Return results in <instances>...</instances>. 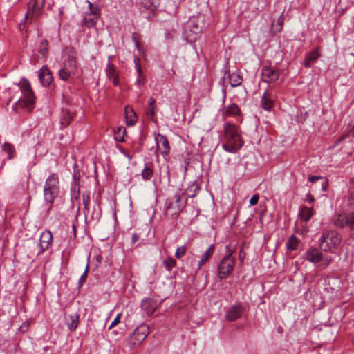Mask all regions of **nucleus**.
<instances>
[{
  "label": "nucleus",
  "instance_id": "f257e3e1",
  "mask_svg": "<svg viewBox=\"0 0 354 354\" xmlns=\"http://www.w3.org/2000/svg\"><path fill=\"white\" fill-rule=\"evenodd\" d=\"M59 193V176L55 173L50 174L45 181L44 186V199L43 214L44 216H48L53 207L55 200Z\"/></svg>",
  "mask_w": 354,
  "mask_h": 354
},
{
  "label": "nucleus",
  "instance_id": "f03ea898",
  "mask_svg": "<svg viewBox=\"0 0 354 354\" xmlns=\"http://www.w3.org/2000/svg\"><path fill=\"white\" fill-rule=\"evenodd\" d=\"M243 140L239 130L234 124L228 123L224 126V133L221 139V145L224 151L235 153L243 147Z\"/></svg>",
  "mask_w": 354,
  "mask_h": 354
},
{
  "label": "nucleus",
  "instance_id": "7ed1b4c3",
  "mask_svg": "<svg viewBox=\"0 0 354 354\" xmlns=\"http://www.w3.org/2000/svg\"><path fill=\"white\" fill-rule=\"evenodd\" d=\"M21 91V96L13 104L12 109L17 111L19 107L31 111L34 109L35 96L31 88L30 83L27 79L22 78L17 84Z\"/></svg>",
  "mask_w": 354,
  "mask_h": 354
},
{
  "label": "nucleus",
  "instance_id": "20e7f679",
  "mask_svg": "<svg viewBox=\"0 0 354 354\" xmlns=\"http://www.w3.org/2000/svg\"><path fill=\"white\" fill-rule=\"evenodd\" d=\"M76 51L72 47L64 49L62 57V67L59 71L61 80L68 81L77 72Z\"/></svg>",
  "mask_w": 354,
  "mask_h": 354
},
{
  "label": "nucleus",
  "instance_id": "39448f33",
  "mask_svg": "<svg viewBox=\"0 0 354 354\" xmlns=\"http://www.w3.org/2000/svg\"><path fill=\"white\" fill-rule=\"evenodd\" d=\"M319 241L321 250L333 252L341 242V236L335 230H324Z\"/></svg>",
  "mask_w": 354,
  "mask_h": 354
},
{
  "label": "nucleus",
  "instance_id": "423d86ee",
  "mask_svg": "<svg viewBox=\"0 0 354 354\" xmlns=\"http://www.w3.org/2000/svg\"><path fill=\"white\" fill-rule=\"evenodd\" d=\"M234 264L235 258L232 257V252H229L221 259L218 265V277L221 279L228 277L234 270Z\"/></svg>",
  "mask_w": 354,
  "mask_h": 354
},
{
  "label": "nucleus",
  "instance_id": "0eeeda50",
  "mask_svg": "<svg viewBox=\"0 0 354 354\" xmlns=\"http://www.w3.org/2000/svg\"><path fill=\"white\" fill-rule=\"evenodd\" d=\"M149 332L147 325L143 324L137 327L129 337V346L133 348L140 345L146 339Z\"/></svg>",
  "mask_w": 354,
  "mask_h": 354
},
{
  "label": "nucleus",
  "instance_id": "6e6552de",
  "mask_svg": "<svg viewBox=\"0 0 354 354\" xmlns=\"http://www.w3.org/2000/svg\"><path fill=\"white\" fill-rule=\"evenodd\" d=\"M201 26L198 18L192 17L187 22L185 27V33L187 36V39L192 41L196 39L198 36L201 32Z\"/></svg>",
  "mask_w": 354,
  "mask_h": 354
},
{
  "label": "nucleus",
  "instance_id": "1a4fd4ad",
  "mask_svg": "<svg viewBox=\"0 0 354 354\" xmlns=\"http://www.w3.org/2000/svg\"><path fill=\"white\" fill-rule=\"evenodd\" d=\"M333 224L340 228L348 227L354 228V212L337 214L334 216Z\"/></svg>",
  "mask_w": 354,
  "mask_h": 354
},
{
  "label": "nucleus",
  "instance_id": "9d476101",
  "mask_svg": "<svg viewBox=\"0 0 354 354\" xmlns=\"http://www.w3.org/2000/svg\"><path fill=\"white\" fill-rule=\"evenodd\" d=\"M155 141L156 145V152L160 153L163 157L169 155L170 147L167 137L162 134L157 133L155 135Z\"/></svg>",
  "mask_w": 354,
  "mask_h": 354
},
{
  "label": "nucleus",
  "instance_id": "9b49d317",
  "mask_svg": "<svg viewBox=\"0 0 354 354\" xmlns=\"http://www.w3.org/2000/svg\"><path fill=\"white\" fill-rule=\"evenodd\" d=\"M302 258L310 263L317 264L322 262L323 259V254L318 248L310 247L306 250L302 255Z\"/></svg>",
  "mask_w": 354,
  "mask_h": 354
},
{
  "label": "nucleus",
  "instance_id": "f8f14e48",
  "mask_svg": "<svg viewBox=\"0 0 354 354\" xmlns=\"http://www.w3.org/2000/svg\"><path fill=\"white\" fill-rule=\"evenodd\" d=\"M174 198V201L169 203L167 206V211L174 210L172 214H178L185 207L187 201L183 199L180 194H176Z\"/></svg>",
  "mask_w": 354,
  "mask_h": 354
},
{
  "label": "nucleus",
  "instance_id": "ddd939ff",
  "mask_svg": "<svg viewBox=\"0 0 354 354\" xmlns=\"http://www.w3.org/2000/svg\"><path fill=\"white\" fill-rule=\"evenodd\" d=\"M53 243V235L50 231L46 230L43 232L39 238V252H38V255L42 254L44 251L48 250Z\"/></svg>",
  "mask_w": 354,
  "mask_h": 354
},
{
  "label": "nucleus",
  "instance_id": "4468645a",
  "mask_svg": "<svg viewBox=\"0 0 354 354\" xmlns=\"http://www.w3.org/2000/svg\"><path fill=\"white\" fill-rule=\"evenodd\" d=\"M46 0H30L28 3V12L26 15V18L28 16H38L41 12Z\"/></svg>",
  "mask_w": 354,
  "mask_h": 354
},
{
  "label": "nucleus",
  "instance_id": "2eb2a0df",
  "mask_svg": "<svg viewBox=\"0 0 354 354\" xmlns=\"http://www.w3.org/2000/svg\"><path fill=\"white\" fill-rule=\"evenodd\" d=\"M244 311L243 307L240 305H234L230 308L226 313L225 317L230 322H233L240 318Z\"/></svg>",
  "mask_w": 354,
  "mask_h": 354
},
{
  "label": "nucleus",
  "instance_id": "dca6fc26",
  "mask_svg": "<svg viewBox=\"0 0 354 354\" xmlns=\"http://www.w3.org/2000/svg\"><path fill=\"white\" fill-rule=\"evenodd\" d=\"M261 75L263 81L269 83L275 82L279 77V73L274 68L265 66L262 69Z\"/></svg>",
  "mask_w": 354,
  "mask_h": 354
},
{
  "label": "nucleus",
  "instance_id": "f3484780",
  "mask_svg": "<svg viewBox=\"0 0 354 354\" xmlns=\"http://www.w3.org/2000/svg\"><path fill=\"white\" fill-rule=\"evenodd\" d=\"M39 79L44 86L50 85L53 80V76L46 66H43L39 71Z\"/></svg>",
  "mask_w": 354,
  "mask_h": 354
},
{
  "label": "nucleus",
  "instance_id": "a211bd4d",
  "mask_svg": "<svg viewBox=\"0 0 354 354\" xmlns=\"http://www.w3.org/2000/svg\"><path fill=\"white\" fill-rule=\"evenodd\" d=\"M274 95L269 92L265 91L261 97V106L266 111H270L274 107Z\"/></svg>",
  "mask_w": 354,
  "mask_h": 354
},
{
  "label": "nucleus",
  "instance_id": "6ab92c4d",
  "mask_svg": "<svg viewBox=\"0 0 354 354\" xmlns=\"http://www.w3.org/2000/svg\"><path fill=\"white\" fill-rule=\"evenodd\" d=\"M158 107L156 104V99L153 97H150L148 100V106L147 108V117L153 122L157 121V114Z\"/></svg>",
  "mask_w": 354,
  "mask_h": 354
},
{
  "label": "nucleus",
  "instance_id": "aec40b11",
  "mask_svg": "<svg viewBox=\"0 0 354 354\" xmlns=\"http://www.w3.org/2000/svg\"><path fill=\"white\" fill-rule=\"evenodd\" d=\"M241 109L236 103H231L225 106L222 109V115L224 117L240 115Z\"/></svg>",
  "mask_w": 354,
  "mask_h": 354
},
{
  "label": "nucleus",
  "instance_id": "412c9836",
  "mask_svg": "<svg viewBox=\"0 0 354 354\" xmlns=\"http://www.w3.org/2000/svg\"><path fill=\"white\" fill-rule=\"evenodd\" d=\"M106 73L107 77L112 80L113 84L114 86H118L120 85L118 72L113 64L110 63L107 64Z\"/></svg>",
  "mask_w": 354,
  "mask_h": 354
},
{
  "label": "nucleus",
  "instance_id": "4be33fe9",
  "mask_svg": "<svg viewBox=\"0 0 354 354\" xmlns=\"http://www.w3.org/2000/svg\"><path fill=\"white\" fill-rule=\"evenodd\" d=\"M215 252V245L212 244L201 256L200 260L198 262L196 271H198L202 266L212 257Z\"/></svg>",
  "mask_w": 354,
  "mask_h": 354
},
{
  "label": "nucleus",
  "instance_id": "5701e85b",
  "mask_svg": "<svg viewBox=\"0 0 354 354\" xmlns=\"http://www.w3.org/2000/svg\"><path fill=\"white\" fill-rule=\"evenodd\" d=\"M141 307L147 315H151L156 310L157 304L151 299H145L142 301Z\"/></svg>",
  "mask_w": 354,
  "mask_h": 354
},
{
  "label": "nucleus",
  "instance_id": "b1692460",
  "mask_svg": "<svg viewBox=\"0 0 354 354\" xmlns=\"http://www.w3.org/2000/svg\"><path fill=\"white\" fill-rule=\"evenodd\" d=\"M314 209L313 207H302L299 209V218L300 221L301 223H307L308 221L310 220L312 216L314 215Z\"/></svg>",
  "mask_w": 354,
  "mask_h": 354
},
{
  "label": "nucleus",
  "instance_id": "393cba45",
  "mask_svg": "<svg viewBox=\"0 0 354 354\" xmlns=\"http://www.w3.org/2000/svg\"><path fill=\"white\" fill-rule=\"evenodd\" d=\"M160 0H142L140 10L145 9L149 12H153L159 6Z\"/></svg>",
  "mask_w": 354,
  "mask_h": 354
},
{
  "label": "nucleus",
  "instance_id": "a878e982",
  "mask_svg": "<svg viewBox=\"0 0 354 354\" xmlns=\"http://www.w3.org/2000/svg\"><path fill=\"white\" fill-rule=\"evenodd\" d=\"M228 79L232 87H236L241 84L243 78L240 72L236 70L235 71H228Z\"/></svg>",
  "mask_w": 354,
  "mask_h": 354
},
{
  "label": "nucleus",
  "instance_id": "bb28decb",
  "mask_svg": "<svg viewBox=\"0 0 354 354\" xmlns=\"http://www.w3.org/2000/svg\"><path fill=\"white\" fill-rule=\"evenodd\" d=\"M124 113L127 125H133L137 121V116L135 111L131 108L126 107Z\"/></svg>",
  "mask_w": 354,
  "mask_h": 354
},
{
  "label": "nucleus",
  "instance_id": "cd10ccee",
  "mask_svg": "<svg viewBox=\"0 0 354 354\" xmlns=\"http://www.w3.org/2000/svg\"><path fill=\"white\" fill-rule=\"evenodd\" d=\"M153 174V166L151 164H145L144 168L141 171V176L144 180H149Z\"/></svg>",
  "mask_w": 354,
  "mask_h": 354
},
{
  "label": "nucleus",
  "instance_id": "c85d7f7f",
  "mask_svg": "<svg viewBox=\"0 0 354 354\" xmlns=\"http://www.w3.org/2000/svg\"><path fill=\"white\" fill-rule=\"evenodd\" d=\"M79 324V315L77 313H73L69 315V320L67 322L68 328L74 331L76 330Z\"/></svg>",
  "mask_w": 354,
  "mask_h": 354
},
{
  "label": "nucleus",
  "instance_id": "c756f323",
  "mask_svg": "<svg viewBox=\"0 0 354 354\" xmlns=\"http://www.w3.org/2000/svg\"><path fill=\"white\" fill-rule=\"evenodd\" d=\"M299 241L295 236L292 235L286 241V246L288 251H293L297 249Z\"/></svg>",
  "mask_w": 354,
  "mask_h": 354
},
{
  "label": "nucleus",
  "instance_id": "7c9ffc66",
  "mask_svg": "<svg viewBox=\"0 0 354 354\" xmlns=\"http://www.w3.org/2000/svg\"><path fill=\"white\" fill-rule=\"evenodd\" d=\"M48 41L46 40H43L41 41L39 47V59H41L43 61H45L46 59V55L48 53Z\"/></svg>",
  "mask_w": 354,
  "mask_h": 354
},
{
  "label": "nucleus",
  "instance_id": "2f4dec72",
  "mask_svg": "<svg viewBox=\"0 0 354 354\" xmlns=\"http://www.w3.org/2000/svg\"><path fill=\"white\" fill-rule=\"evenodd\" d=\"M99 17H100L98 16H90L84 15L83 23L88 28L93 27L97 24Z\"/></svg>",
  "mask_w": 354,
  "mask_h": 354
},
{
  "label": "nucleus",
  "instance_id": "473e14b6",
  "mask_svg": "<svg viewBox=\"0 0 354 354\" xmlns=\"http://www.w3.org/2000/svg\"><path fill=\"white\" fill-rule=\"evenodd\" d=\"M200 190L199 185L196 182L192 183L189 186L187 187L186 192L188 197L193 198L194 197Z\"/></svg>",
  "mask_w": 354,
  "mask_h": 354
},
{
  "label": "nucleus",
  "instance_id": "72a5a7b5",
  "mask_svg": "<svg viewBox=\"0 0 354 354\" xmlns=\"http://www.w3.org/2000/svg\"><path fill=\"white\" fill-rule=\"evenodd\" d=\"M308 180L310 181L313 183H316L318 180H320L321 181L320 183H321V186H322V189L323 191H326V189H327V185H328L327 180L326 178L320 176H308Z\"/></svg>",
  "mask_w": 354,
  "mask_h": 354
},
{
  "label": "nucleus",
  "instance_id": "f704fd0d",
  "mask_svg": "<svg viewBox=\"0 0 354 354\" xmlns=\"http://www.w3.org/2000/svg\"><path fill=\"white\" fill-rule=\"evenodd\" d=\"M88 10L86 12L85 15L90 16H100L101 10L97 5H93L90 1H88Z\"/></svg>",
  "mask_w": 354,
  "mask_h": 354
},
{
  "label": "nucleus",
  "instance_id": "c9c22d12",
  "mask_svg": "<svg viewBox=\"0 0 354 354\" xmlns=\"http://www.w3.org/2000/svg\"><path fill=\"white\" fill-rule=\"evenodd\" d=\"M2 149L3 151L8 153V158L9 159H12L14 158V154L15 153V147L12 145L8 142H5L2 145Z\"/></svg>",
  "mask_w": 354,
  "mask_h": 354
},
{
  "label": "nucleus",
  "instance_id": "e433bc0d",
  "mask_svg": "<svg viewBox=\"0 0 354 354\" xmlns=\"http://www.w3.org/2000/svg\"><path fill=\"white\" fill-rule=\"evenodd\" d=\"M162 264L165 266V269L167 271L170 272L171 269L176 266V261L171 257H169L163 260Z\"/></svg>",
  "mask_w": 354,
  "mask_h": 354
},
{
  "label": "nucleus",
  "instance_id": "4c0bfd02",
  "mask_svg": "<svg viewBox=\"0 0 354 354\" xmlns=\"http://www.w3.org/2000/svg\"><path fill=\"white\" fill-rule=\"evenodd\" d=\"M64 115L62 117L60 123L62 127H67L73 119V115L68 111H63Z\"/></svg>",
  "mask_w": 354,
  "mask_h": 354
},
{
  "label": "nucleus",
  "instance_id": "58836bf2",
  "mask_svg": "<svg viewBox=\"0 0 354 354\" xmlns=\"http://www.w3.org/2000/svg\"><path fill=\"white\" fill-rule=\"evenodd\" d=\"M80 185L79 179L75 174L73 176V183H71V190L74 192V196L79 195L80 194Z\"/></svg>",
  "mask_w": 354,
  "mask_h": 354
},
{
  "label": "nucleus",
  "instance_id": "ea45409f",
  "mask_svg": "<svg viewBox=\"0 0 354 354\" xmlns=\"http://www.w3.org/2000/svg\"><path fill=\"white\" fill-rule=\"evenodd\" d=\"M82 202L84 206V213L88 212L90 205V196L87 192H84L82 194Z\"/></svg>",
  "mask_w": 354,
  "mask_h": 354
},
{
  "label": "nucleus",
  "instance_id": "a19ab883",
  "mask_svg": "<svg viewBox=\"0 0 354 354\" xmlns=\"http://www.w3.org/2000/svg\"><path fill=\"white\" fill-rule=\"evenodd\" d=\"M187 248L185 245L180 246L177 248L176 252H175V257L177 259L182 258L186 253Z\"/></svg>",
  "mask_w": 354,
  "mask_h": 354
},
{
  "label": "nucleus",
  "instance_id": "79ce46f5",
  "mask_svg": "<svg viewBox=\"0 0 354 354\" xmlns=\"http://www.w3.org/2000/svg\"><path fill=\"white\" fill-rule=\"evenodd\" d=\"M138 76L136 80V84L138 87H141L145 84V78L142 75V71H140V73H137Z\"/></svg>",
  "mask_w": 354,
  "mask_h": 354
},
{
  "label": "nucleus",
  "instance_id": "37998d69",
  "mask_svg": "<svg viewBox=\"0 0 354 354\" xmlns=\"http://www.w3.org/2000/svg\"><path fill=\"white\" fill-rule=\"evenodd\" d=\"M125 129L124 128H119L118 131L115 134V139L118 141H124V135L125 134Z\"/></svg>",
  "mask_w": 354,
  "mask_h": 354
},
{
  "label": "nucleus",
  "instance_id": "c03bdc74",
  "mask_svg": "<svg viewBox=\"0 0 354 354\" xmlns=\"http://www.w3.org/2000/svg\"><path fill=\"white\" fill-rule=\"evenodd\" d=\"M132 39H133V43H134V45H135V47L137 49V50L140 53V54H144V50L143 49L141 48L138 39H137V37H136V34L133 33V35H132Z\"/></svg>",
  "mask_w": 354,
  "mask_h": 354
},
{
  "label": "nucleus",
  "instance_id": "a18cd8bd",
  "mask_svg": "<svg viewBox=\"0 0 354 354\" xmlns=\"http://www.w3.org/2000/svg\"><path fill=\"white\" fill-rule=\"evenodd\" d=\"M133 62L135 64V68L137 73H140V71H142V67L140 64V59L138 57H134Z\"/></svg>",
  "mask_w": 354,
  "mask_h": 354
},
{
  "label": "nucleus",
  "instance_id": "49530a36",
  "mask_svg": "<svg viewBox=\"0 0 354 354\" xmlns=\"http://www.w3.org/2000/svg\"><path fill=\"white\" fill-rule=\"evenodd\" d=\"M120 317H121L120 313L117 315V316L115 317V319H113V321L111 322V325L109 326V330L111 329L113 327L115 326L116 325H118L120 323Z\"/></svg>",
  "mask_w": 354,
  "mask_h": 354
},
{
  "label": "nucleus",
  "instance_id": "de8ad7c7",
  "mask_svg": "<svg viewBox=\"0 0 354 354\" xmlns=\"http://www.w3.org/2000/svg\"><path fill=\"white\" fill-rule=\"evenodd\" d=\"M88 270V263H87L85 270L80 278V280H79L80 283H82L86 281V277H87Z\"/></svg>",
  "mask_w": 354,
  "mask_h": 354
},
{
  "label": "nucleus",
  "instance_id": "09e8293b",
  "mask_svg": "<svg viewBox=\"0 0 354 354\" xmlns=\"http://www.w3.org/2000/svg\"><path fill=\"white\" fill-rule=\"evenodd\" d=\"M332 260H333V259L331 257L326 256V257H324L323 256V259H322V262H323L324 268L328 267L331 263Z\"/></svg>",
  "mask_w": 354,
  "mask_h": 354
},
{
  "label": "nucleus",
  "instance_id": "8fccbe9b",
  "mask_svg": "<svg viewBox=\"0 0 354 354\" xmlns=\"http://www.w3.org/2000/svg\"><path fill=\"white\" fill-rule=\"evenodd\" d=\"M318 57H319V53L316 50H315V51L311 52L308 55L307 58H308L309 60H310L313 62L317 60Z\"/></svg>",
  "mask_w": 354,
  "mask_h": 354
},
{
  "label": "nucleus",
  "instance_id": "3c124183",
  "mask_svg": "<svg viewBox=\"0 0 354 354\" xmlns=\"http://www.w3.org/2000/svg\"><path fill=\"white\" fill-rule=\"evenodd\" d=\"M96 205L99 209V212H96L95 207H94V212L93 213L92 218L95 219H98L100 216V206L99 202H96Z\"/></svg>",
  "mask_w": 354,
  "mask_h": 354
},
{
  "label": "nucleus",
  "instance_id": "603ef678",
  "mask_svg": "<svg viewBox=\"0 0 354 354\" xmlns=\"http://www.w3.org/2000/svg\"><path fill=\"white\" fill-rule=\"evenodd\" d=\"M259 198V195H257V194L253 195L251 197V198L250 199V205L254 206V205H257L258 203Z\"/></svg>",
  "mask_w": 354,
  "mask_h": 354
},
{
  "label": "nucleus",
  "instance_id": "864d4df0",
  "mask_svg": "<svg viewBox=\"0 0 354 354\" xmlns=\"http://www.w3.org/2000/svg\"><path fill=\"white\" fill-rule=\"evenodd\" d=\"M277 29L279 31H281L283 28V17L282 15H281L278 19H277Z\"/></svg>",
  "mask_w": 354,
  "mask_h": 354
},
{
  "label": "nucleus",
  "instance_id": "5fc2aeb1",
  "mask_svg": "<svg viewBox=\"0 0 354 354\" xmlns=\"http://www.w3.org/2000/svg\"><path fill=\"white\" fill-rule=\"evenodd\" d=\"M139 239V235L137 234H133L131 237L132 243H135Z\"/></svg>",
  "mask_w": 354,
  "mask_h": 354
},
{
  "label": "nucleus",
  "instance_id": "6e6d98bb",
  "mask_svg": "<svg viewBox=\"0 0 354 354\" xmlns=\"http://www.w3.org/2000/svg\"><path fill=\"white\" fill-rule=\"evenodd\" d=\"M306 198L309 203H313L314 201L313 196L310 194H306Z\"/></svg>",
  "mask_w": 354,
  "mask_h": 354
},
{
  "label": "nucleus",
  "instance_id": "4d7b16f0",
  "mask_svg": "<svg viewBox=\"0 0 354 354\" xmlns=\"http://www.w3.org/2000/svg\"><path fill=\"white\" fill-rule=\"evenodd\" d=\"M311 62H311L310 60H309V59H308V58H307V57H306V59H305V61H304V65H305V66H306V67H310V63H311Z\"/></svg>",
  "mask_w": 354,
  "mask_h": 354
},
{
  "label": "nucleus",
  "instance_id": "13d9d810",
  "mask_svg": "<svg viewBox=\"0 0 354 354\" xmlns=\"http://www.w3.org/2000/svg\"><path fill=\"white\" fill-rule=\"evenodd\" d=\"M4 165H5V160H3V161L1 162V166H0V170L3 167Z\"/></svg>",
  "mask_w": 354,
  "mask_h": 354
},
{
  "label": "nucleus",
  "instance_id": "bf43d9fd",
  "mask_svg": "<svg viewBox=\"0 0 354 354\" xmlns=\"http://www.w3.org/2000/svg\"><path fill=\"white\" fill-rule=\"evenodd\" d=\"M351 181H352V182H354V180H352Z\"/></svg>",
  "mask_w": 354,
  "mask_h": 354
}]
</instances>
